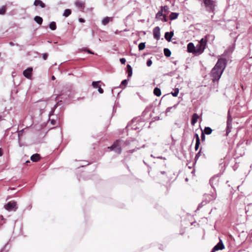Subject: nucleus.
<instances>
[{"label": "nucleus", "mask_w": 252, "mask_h": 252, "mask_svg": "<svg viewBox=\"0 0 252 252\" xmlns=\"http://www.w3.org/2000/svg\"><path fill=\"white\" fill-rule=\"evenodd\" d=\"M87 50V52L90 53V54H94V53L93 52H92L91 51L89 50Z\"/></svg>", "instance_id": "obj_48"}, {"label": "nucleus", "mask_w": 252, "mask_h": 252, "mask_svg": "<svg viewBox=\"0 0 252 252\" xmlns=\"http://www.w3.org/2000/svg\"><path fill=\"white\" fill-rule=\"evenodd\" d=\"M133 151H134V150H133L131 152L132 153Z\"/></svg>", "instance_id": "obj_59"}, {"label": "nucleus", "mask_w": 252, "mask_h": 252, "mask_svg": "<svg viewBox=\"0 0 252 252\" xmlns=\"http://www.w3.org/2000/svg\"><path fill=\"white\" fill-rule=\"evenodd\" d=\"M5 208L9 211H15L17 208L16 207V203L15 202H9L6 205H5Z\"/></svg>", "instance_id": "obj_6"}, {"label": "nucleus", "mask_w": 252, "mask_h": 252, "mask_svg": "<svg viewBox=\"0 0 252 252\" xmlns=\"http://www.w3.org/2000/svg\"><path fill=\"white\" fill-rule=\"evenodd\" d=\"M162 15H163V14H162V11H158L156 15V18L158 19H161V17L162 16Z\"/></svg>", "instance_id": "obj_27"}, {"label": "nucleus", "mask_w": 252, "mask_h": 252, "mask_svg": "<svg viewBox=\"0 0 252 252\" xmlns=\"http://www.w3.org/2000/svg\"><path fill=\"white\" fill-rule=\"evenodd\" d=\"M201 140L202 141H205V134L203 133V132H202L201 135Z\"/></svg>", "instance_id": "obj_36"}, {"label": "nucleus", "mask_w": 252, "mask_h": 252, "mask_svg": "<svg viewBox=\"0 0 252 252\" xmlns=\"http://www.w3.org/2000/svg\"><path fill=\"white\" fill-rule=\"evenodd\" d=\"M210 183L212 187L215 189L219 186L220 179L218 177H214L210 179Z\"/></svg>", "instance_id": "obj_5"}, {"label": "nucleus", "mask_w": 252, "mask_h": 252, "mask_svg": "<svg viewBox=\"0 0 252 252\" xmlns=\"http://www.w3.org/2000/svg\"><path fill=\"white\" fill-rule=\"evenodd\" d=\"M163 9H164V10L165 11H167V10H168V7H167V6H164V7H163Z\"/></svg>", "instance_id": "obj_47"}, {"label": "nucleus", "mask_w": 252, "mask_h": 252, "mask_svg": "<svg viewBox=\"0 0 252 252\" xmlns=\"http://www.w3.org/2000/svg\"><path fill=\"white\" fill-rule=\"evenodd\" d=\"M113 20V17H106L103 18L101 21V24L103 25H106L109 22L112 21Z\"/></svg>", "instance_id": "obj_12"}, {"label": "nucleus", "mask_w": 252, "mask_h": 252, "mask_svg": "<svg viewBox=\"0 0 252 252\" xmlns=\"http://www.w3.org/2000/svg\"><path fill=\"white\" fill-rule=\"evenodd\" d=\"M164 54L165 56L169 57L171 54V52L168 48H164Z\"/></svg>", "instance_id": "obj_25"}, {"label": "nucleus", "mask_w": 252, "mask_h": 252, "mask_svg": "<svg viewBox=\"0 0 252 252\" xmlns=\"http://www.w3.org/2000/svg\"><path fill=\"white\" fill-rule=\"evenodd\" d=\"M125 143H126V145H128V144H129V143L128 141H126L125 142Z\"/></svg>", "instance_id": "obj_52"}, {"label": "nucleus", "mask_w": 252, "mask_h": 252, "mask_svg": "<svg viewBox=\"0 0 252 252\" xmlns=\"http://www.w3.org/2000/svg\"><path fill=\"white\" fill-rule=\"evenodd\" d=\"M120 61L122 64H125L126 62V60L125 58H121L120 59Z\"/></svg>", "instance_id": "obj_38"}, {"label": "nucleus", "mask_w": 252, "mask_h": 252, "mask_svg": "<svg viewBox=\"0 0 252 252\" xmlns=\"http://www.w3.org/2000/svg\"><path fill=\"white\" fill-rule=\"evenodd\" d=\"M224 249V246L222 241L220 239V242L213 249L212 252H215L216 251H218L219 250H222Z\"/></svg>", "instance_id": "obj_8"}, {"label": "nucleus", "mask_w": 252, "mask_h": 252, "mask_svg": "<svg viewBox=\"0 0 252 252\" xmlns=\"http://www.w3.org/2000/svg\"><path fill=\"white\" fill-rule=\"evenodd\" d=\"M212 129L209 127H205L204 130V133L206 134H210L212 133Z\"/></svg>", "instance_id": "obj_22"}, {"label": "nucleus", "mask_w": 252, "mask_h": 252, "mask_svg": "<svg viewBox=\"0 0 252 252\" xmlns=\"http://www.w3.org/2000/svg\"><path fill=\"white\" fill-rule=\"evenodd\" d=\"M200 142H196L195 145V151H197L199 147Z\"/></svg>", "instance_id": "obj_33"}, {"label": "nucleus", "mask_w": 252, "mask_h": 252, "mask_svg": "<svg viewBox=\"0 0 252 252\" xmlns=\"http://www.w3.org/2000/svg\"><path fill=\"white\" fill-rule=\"evenodd\" d=\"M225 61L224 59H219L211 70L210 76L213 82L218 81L225 68Z\"/></svg>", "instance_id": "obj_1"}, {"label": "nucleus", "mask_w": 252, "mask_h": 252, "mask_svg": "<svg viewBox=\"0 0 252 252\" xmlns=\"http://www.w3.org/2000/svg\"><path fill=\"white\" fill-rule=\"evenodd\" d=\"M47 104V103L46 101H41L40 103V105L39 106L40 107H42V106H44L45 105H46Z\"/></svg>", "instance_id": "obj_37"}, {"label": "nucleus", "mask_w": 252, "mask_h": 252, "mask_svg": "<svg viewBox=\"0 0 252 252\" xmlns=\"http://www.w3.org/2000/svg\"><path fill=\"white\" fill-rule=\"evenodd\" d=\"M127 83V80L125 79V80H124L123 81H122V83H121V85H125Z\"/></svg>", "instance_id": "obj_40"}, {"label": "nucleus", "mask_w": 252, "mask_h": 252, "mask_svg": "<svg viewBox=\"0 0 252 252\" xmlns=\"http://www.w3.org/2000/svg\"><path fill=\"white\" fill-rule=\"evenodd\" d=\"M51 123L53 125H55V124H56V121L54 120H51Z\"/></svg>", "instance_id": "obj_43"}, {"label": "nucleus", "mask_w": 252, "mask_h": 252, "mask_svg": "<svg viewBox=\"0 0 252 252\" xmlns=\"http://www.w3.org/2000/svg\"><path fill=\"white\" fill-rule=\"evenodd\" d=\"M170 20H173V13H171L170 15Z\"/></svg>", "instance_id": "obj_44"}, {"label": "nucleus", "mask_w": 252, "mask_h": 252, "mask_svg": "<svg viewBox=\"0 0 252 252\" xmlns=\"http://www.w3.org/2000/svg\"><path fill=\"white\" fill-rule=\"evenodd\" d=\"M99 82V81H97V82H92V86L94 88H98L99 86H98V84Z\"/></svg>", "instance_id": "obj_28"}, {"label": "nucleus", "mask_w": 252, "mask_h": 252, "mask_svg": "<svg viewBox=\"0 0 252 252\" xmlns=\"http://www.w3.org/2000/svg\"><path fill=\"white\" fill-rule=\"evenodd\" d=\"M205 7L209 10H213L214 9L215 4V1L213 0H203Z\"/></svg>", "instance_id": "obj_4"}, {"label": "nucleus", "mask_w": 252, "mask_h": 252, "mask_svg": "<svg viewBox=\"0 0 252 252\" xmlns=\"http://www.w3.org/2000/svg\"><path fill=\"white\" fill-rule=\"evenodd\" d=\"M158 158H161V157H158Z\"/></svg>", "instance_id": "obj_57"}, {"label": "nucleus", "mask_w": 252, "mask_h": 252, "mask_svg": "<svg viewBox=\"0 0 252 252\" xmlns=\"http://www.w3.org/2000/svg\"><path fill=\"white\" fill-rule=\"evenodd\" d=\"M171 94H172V95H173V92H171Z\"/></svg>", "instance_id": "obj_54"}, {"label": "nucleus", "mask_w": 252, "mask_h": 252, "mask_svg": "<svg viewBox=\"0 0 252 252\" xmlns=\"http://www.w3.org/2000/svg\"><path fill=\"white\" fill-rule=\"evenodd\" d=\"M33 4L35 6H39L41 8H44L45 4L40 0H35Z\"/></svg>", "instance_id": "obj_13"}, {"label": "nucleus", "mask_w": 252, "mask_h": 252, "mask_svg": "<svg viewBox=\"0 0 252 252\" xmlns=\"http://www.w3.org/2000/svg\"><path fill=\"white\" fill-rule=\"evenodd\" d=\"M194 137L196 139V142H200V139L198 134L196 133L194 135Z\"/></svg>", "instance_id": "obj_32"}, {"label": "nucleus", "mask_w": 252, "mask_h": 252, "mask_svg": "<svg viewBox=\"0 0 252 252\" xmlns=\"http://www.w3.org/2000/svg\"><path fill=\"white\" fill-rule=\"evenodd\" d=\"M98 91L100 94H102L103 93V90L100 87L98 88Z\"/></svg>", "instance_id": "obj_41"}, {"label": "nucleus", "mask_w": 252, "mask_h": 252, "mask_svg": "<svg viewBox=\"0 0 252 252\" xmlns=\"http://www.w3.org/2000/svg\"><path fill=\"white\" fill-rule=\"evenodd\" d=\"M84 21H85V20L83 19H82V18L79 19V22L83 23V22H84Z\"/></svg>", "instance_id": "obj_46"}, {"label": "nucleus", "mask_w": 252, "mask_h": 252, "mask_svg": "<svg viewBox=\"0 0 252 252\" xmlns=\"http://www.w3.org/2000/svg\"><path fill=\"white\" fill-rule=\"evenodd\" d=\"M40 159V155L38 154H33L31 157V159L33 162H36Z\"/></svg>", "instance_id": "obj_18"}, {"label": "nucleus", "mask_w": 252, "mask_h": 252, "mask_svg": "<svg viewBox=\"0 0 252 252\" xmlns=\"http://www.w3.org/2000/svg\"><path fill=\"white\" fill-rule=\"evenodd\" d=\"M57 104H56L54 106V108L52 109V110H51V113H50V115H52V114H53V113L54 112V110H55V108L57 107Z\"/></svg>", "instance_id": "obj_39"}, {"label": "nucleus", "mask_w": 252, "mask_h": 252, "mask_svg": "<svg viewBox=\"0 0 252 252\" xmlns=\"http://www.w3.org/2000/svg\"><path fill=\"white\" fill-rule=\"evenodd\" d=\"M207 42V37L206 36L204 38H202L199 41L198 44L195 47L196 54H201L202 53L206 48Z\"/></svg>", "instance_id": "obj_2"}, {"label": "nucleus", "mask_w": 252, "mask_h": 252, "mask_svg": "<svg viewBox=\"0 0 252 252\" xmlns=\"http://www.w3.org/2000/svg\"><path fill=\"white\" fill-rule=\"evenodd\" d=\"M152 64V61L151 60H148L147 62V65L148 66H150Z\"/></svg>", "instance_id": "obj_35"}, {"label": "nucleus", "mask_w": 252, "mask_h": 252, "mask_svg": "<svg viewBox=\"0 0 252 252\" xmlns=\"http://www.w3.org/2000/svg\"><path fill=\"white\" fill-rule=\"evenodd\" d=\"M217 197V193L216 191L214 192H212V193H207L205 194L204 195V197L205 199V200L207 202H210L211 201L214 200L216 199Z\"/></svg>", "instance_id": "obj_7"}, {"label": "nucleus", "mask_w": 252, "mask_h": 252, "mask_svg": "<svg viewBox=\"0 0 252 252\" xmlns=\"http://www.w3.org/2000/svg\"><path fill=\"white\" fill-rule=\"evenodd\" d=\"M75 4L76 6V7L82 9H83L84 8V3L81 0H77L75 2Z\"/></svg>", "instance_id": "obj_16"}, {"label": "nucleus", "mask_w": 252, "mask_h": 252, "mask_svg": "<svg viewBox=\"0 0 252 252\" xmlns=\"http://www.w3.org/2000/svg\"><path fill=\"white\" fill-rule=\"evenodd\" d=\"M126 68H127V71L128 72V77H129L132 75V69L129 64L127 65Z\"/></svg>", "instance_id": "obj_19"}, {"label": "nucleus", "mask_w": 252, "mask_h": 252, "mask_svg": "<svg viewBox=\"0 0 252 252\" xmlns=\"http://www.w3.org/2000/svg\"><path fill=\"white\" fill-rule=\"evenodd\" d=\"M173 35V31H171L170 32H166L165 33V38L168 41H170L172 38V36Z\"/></svg>", "instance_id": "obj_17"}, {"label": "nucleus", "mask_w": 252, "mask_h": 252, "mask_svg": "<svg viewBox=\"0 0 252 252\" xmlns=\"http://www.w3.org/2000/svg\"><path fill=\"white\" fill-rule=\"evenodd\" d=\"M172 109V107H168L166 109V111L165 112V115H168V113H169Z\"/></svg>", "instance_id": "obj_31"}, {"label": "nucleus", "mask_w": 252, "mask_h": 252, "mask_svg": "<svg viewBox=\"0 0 252 252\" xmlns=\"http://www.w3.org/2000/svg\"><path fill=\"white\" fill-rule=\"evenodd\" d=\"M10 45L13 46L14 44L12 42H10Z\"/></svg>", "instance_id": "obj_53"}, {"label": "nucleus", "mask_w": 252, "mask_h": 252, "mask_svg": "<svg viewBox=\"0 0 252 252\" xmlns=\"http://www.w3.org/2000/svg\"><path fill=\"white\" fill-rule=\"evenodd\" d=\"M21 133H22V131H19V132H18V135H19V136H20V135H21Z\"/></svg>", "instance_id": "obj_50"}, {"label": "nucleus", "mask_w": 252, "mask_h": 252, "mask_svg": "<svg viewBox=\"0 0 252 252\" xmlns=\"http://www.w3.org/2000/svg\"><path fill=\"white\" fill-rule=\"evenodd\" d=\"M52 79L53 80H55V76H52Z\"/></svg>", "instance_id": "obj_51"}, {"label": "nucleus", "mask_w": 252, "mask_h": 252, "mask_svg": "<svg viewBox=\"0 0 252 252\" xmlns=\"http://www.w3.org/2000/svg\"><path fill=\"white\" fill-rule=\"evenodd\" d=\"M34 21L39 25H41L42 23V18L39 16H36L34 18Z\"/></svg>", "instance_id": "obj_21"}, {"label": "nucleus", "mask_w": 252, "mask_h": 252, "mask_svg": "<svg viewBox=\"0 0 252 252\" xmlns=\"http://www.w3.org/2000/svg\"><path fill=\"white\" fill-rule=\"evenodd\" d=\"M179 93V89L176 88L174 89V97L177 96Z\"/></svg>", "instance_id": "obj_34"}, {"label": "nucleus", "mask_w": 252, "mask_h": 252, "mask_svg": "<svg viewBox=\"0 0 252 252\" xmlns=\"http://www.w3.org/2000/svg\"><path fill=\"white\" fill-rule=\"evenodd\" d=\"M48 54H47V53H45V54H44L43 55V59L44 60H46V59H47V57H48Z\"/></svg>", "instance_id": "obj_42"}, {"label": "nucleus", "mask_w": 252, "mask_h": 252, "mask_svg": "<svg viewBox=\"0 0 252 252\" xmlns=\"http://www.w3.org/2000/svg\"><path fill=\"white\" fill-rule=\"evenodd\" d=\"M198 118L199 117L197 114L194 113L193 114L191 121V124L192 126H194L195 124L197 122Z\"/></svg>", "instance_id": "obj_15"}, {"label": "nucleus", "mask_w": 252, "mask_h": 252, "mask_svg": "<svg viewBox=\"0 0 252 252\" xmlns=\"http://www.w3.org/2000/svg\"><path fill=\"white\" fill-rule=\"evenodd\" d=\"M187 50L189 53H191L196 54L195 47L192 42H190L188 44Z\"/></svg>", "instance_id": "obj_11"}, {"label": "nucleus", "mask_w": 252, "mask_h": 252, "mask_svg": "<svg viewBox=\"0 0 252 252\" xmlns=\"http://www.w3.org/2000/svg\"><path fill=\"white\" fill-rule=\"evenodd\" d=\"M32 68L29 67L23 71L24 76L28 79L31 78L32 74Z\"/></svg>", "instance_id": "obj_10"}, {"label": "nucleus", "mask_w": 252, "mask_h": 252, "mask_svg": "<svg viewBox=\"0 0 252 252\" xmlns=\"http://www.w3.org/2000/svg\"><path fill=\"white\" fill-rule=\"evenodd\" d=\"M154 94L157 96H159L161 95V91L158 88H155L154 90Z\"/></svg>", "instance_id": "obj_20"}, {"label": "nucleus", "mask_w": 252, "mask_h": 252, "mask_svg": "<svg viewBox=\"0 0 252 252\" xmlns=\"http://www.w3.org/2000/svg\"><path fill=\"white\" fill-rule=\"evenodd\" d=\"M161 174H164V172H161Z\"/></svg>", "instance_id": "obj_58"}, {"label": "nucleus", "mask_w": 252, "mask_h": 252, "mask_svg": "<svg viewBox=\"0 0 252 252\" xmlns=\"http://www.w3.org/2000/svg\"><path fill=\"white\" fill-rule=\"evenodd\" d=\"M5 7L2 6L0 8V14H4L5 12Z\"/></svg>", "instance_id": "obj_29"}, {"label": "nucleus", "mask_w": 252, "mask_h": 252, "mask_svg": "<svg viewBox=\"0 0 252 252\" xmlns=\"http://www.w3.org/2000/svg\"><path fill=\"white\" fill-rule=\"evenodd\" d=\"M145 145H143L142 146V148H144V147H145Z\"/></svg>", "instance_id": "obj_55"}, {"label": "nucleus", "mask_w": 252, "mask_h": 252, "mask_svg": "<svg viewBox=\"0 0 252 252\" xmlns=\"http://www.w3.org/2000/svg\"><path fill=\"white\" fill-rule=\"evenodd\" d=\"M145 48V43L144 42L140 43L138 45L139 50H142Z\"/></svg>", "instance_id": "obj_26"}, {"label": "nucleus", "mask_w": 252, "mask_h": 252, "mask_svg": "<svg viewBox=\"0 0 252 252\" xmlns=\"http://www.w3.org/2000/svg\"><path fill=\"white\" fill-rule=\"evenodd\" d=\"M178 13L174 12V20L177 18Z\"/></svg>", "instance_id": "obj_45"}, {"label": "nucleus", "mask_w": 252, "mask_h": 252, "mask_svg": "<svg viewBox=\"0 0 252 252\" xmlns=\"http://www.w3.org/2000/svg\"><path fill=\"white\" fill-rule=\"evenodd\" d=\"M153 34L154 38L157 40H159L160 39V28L158 27H156L154 29Z\"/></svg>", "instance_id": "obj_9"}, {"label": "nucleus", "mask_w": 252, "mask_h": 252, "mask_svg": "<svg viewBox=\"0 0 252 252\" xmlns=\"http://www.w3.org/2000/svg\"><path fill=\"white\" fill-rule=\"evenodd\" d=\"M71 10L69 9H66L64 10V13L63 14V16L65 17H67L69 15H70L71 14Z\"/></svg>", "instance_id": "obj_23"}, {"label": "nucleus", "mask_w": 252, "mask_h": 252, "mask_svg": "<svg viewBox=\"0 0 252 252\" xmlns=\"http://www.w3.org/2000/svg\"><path fill=\"white\" fill-rule=\"evenodd\" d=\"M29 162H30L29 160H28V161H26V163H29Z\"/></svg>", "instance_id": "obj_56"}, {"label": "nucleus", "mask_w": 252, "mask_h": 252, "mask_svg": "<svg viewBox=\"0 0 252 252\" xmlns=\"http://www.w3.org/2000/svg\"><path fill=\"white\" fill-rule=\"evenodd\" d=\"M2 155V151L1 149L0 148V157Z\"/></svg>", "instance_id": "obj_49"}, {"label": "nucleus", "mask_w": 252, "mask_h": 252, "mask_svg": "<svg viewBox=\"0 0 252 252\" xmlns=\"http://www.w3.org/2000/svg\"><path fill=\"white\" fill-rule=\"evenodd\" d=\"M201 150H202V148H201L200 149L199 152L196 155L195 157V160H197L198 159V158H199V157L201 156Z\"/></svg>", "instance_id": "obj_30"}, {"label": "nucleus", "mask_w": 252, "mask_h": 252, "mask_svg": "<svg viewBox=\"0 0 252 252\" xmlns=\"http://www.w3.org/2000/svg\"><path fill=\"white\" fill-rule=\"evenodd\" d=\"M124 142L122 140H118L114 143L111 146L108 147L110 150L114 151L117 154H120L122 151L121 146L123 144Z\"/></svg>", "instance_id": "obj_3"}, {"label": "nucleus", "mask_w": 252, "mask_h": 252, "mask_svg": "<svg viewBox=\"0 0 252 252\" xmlns=\"http://www.w3.org/2000/svg\"><path fill=\"white\" fill-rule=\"evenodd\" d=\"M232 128L231 126V120H229V119L227 122V127H226V134L228 135L229 132L231 131V129Z\"/></svg>", "instance_id": "obj_14"}, {"label": "nucleus", "mask_w": 252, "mask_h": 252, "mask_svg": "<svg viewBox=\"0 0 252 252\" xmlns=\"http://www.w3.org/2000/svg\"><path fill=\"white\" fill-rule=\"evenodd\" d=\"M49 28L52 30H55L56 29V24L55 22H52L49 24Z\"/></svg>", "instance_id": "obj_24"}]
</instances>
